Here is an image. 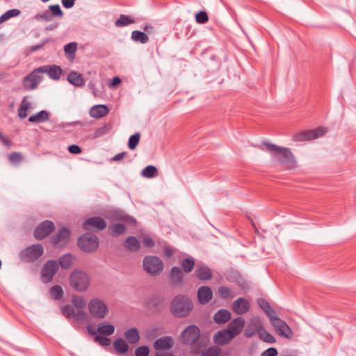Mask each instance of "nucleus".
I'll list each match as a JSON object with an SVG mask.
<instances>
[{
  "instance_id": "obj_1",
  "label": "nucleus",
  "mask_w": 356,
  "mask_h": 356,
  "mask_svg": "<svg viewBox=\"0 0 356 356\" xmlns=\"http://www.w3.org/2000/svg\"><path fill=\"white\" fill-rule=\"evenodd\" d=\"M263 151H267L280 163L287 169H293L296 167V161L294 155L287 147H279L268 142H263L258 146Z\"/></svg>"
},
{
  "instance_id": "obj_2",
  "label": "nucleus",
  "mask_w": 356,
  "mask_h": 356,
  "mask_svg": "<svg viewBox=\"0 0 356 356\" xmlns=\"http://www.w3.org/2000/svg\"><path fill=\"white\" fill-rule=\"evenodd\" d=\"M245 325V321L242 317L234 318L227 328L217 332L213 336L216 344L224 346L228 344L234 337L241 334Z\"/></svg>"
},
{
  "instance_id": "obj_3",
  "label": "nucleus",
  "mask_w": 356,
  "mask_h": 356,
  "mask_svg": "<svg viewBox=\"0 0 356 356\" xmlns=\"http://www.w3.org/2000/svg\"><path fill=\"white\" fill-rule=\"evenodd\" d=\"M193 309V301L186 295L175 296L170 304V312L177 318L188 316Z\"/></svg>"
},
{
  "instance_id": "obj_4",
  "label": "nucleus",
  "mask_w": 356,
  "mask_h": 356,
  "mask_svg": "<svg viewBox=\"0 0 356 356\" xmlns=\"http://www.w3.org/2000/svg\"><path fill=\"white\" fill-rule=\"evenodd\" d=\"M90 282L88 275L83 270L79 269L74 270L69 277L70 286L79 292L86 291L89 287Z\"/></svg>"
},
{
  "instance_id": "obj_5",
  "label": "nucleus",
  "mask_w": 356,
  "mask_h": 356,
  "mask_svg": "<svg viewBox=\"0 0 356 356\" xmlns=\"http://www.w3.org/2000/svg\"><path fill=\"white\" fill-rule=\"evenodd\" d=\"M98 237L92 233L87 232L80 236L77 240V245L80 250L86 253L95 252L99 247Z\"/></svg>"
},
{
  "instance_id": "obj_6",
  "label": "nucleus",
  "mask_w": 356,
  "mask_h": 356,
  "mask_svg": "<svg viewBox=\"0 0 356 356\" xmlns=\"http://www.w3.org/2000/svg\"><path fill=\"white\" fill-rule=\"evenodd\" d=\"M143 270L152 276L159 275L164 268V264L162 260L152 255H147L143 260Z\"/></svg>"
},
{
  "instance_id": "obj_7",
  "label": "nucleus",
  "mask_w": 356,
  "mask_h": 356,
  "mask_svg": "<svg viewBox=\"0 0 356 356\" xmlns=\"http://www.w3.org/2000/svg\"><path fill=\"white\" fill-rule=\"evenodd\" d=\"M44 253L43 246L40 244H33L22 250L19 257L26 262H33L39 259Z\"/></svg>"
},
{
  "instance_id": "obj_8",
  "label": "nucleus",
  "mask_w": 356,
  "mask_h": 356,
  "mask_svg": "<svg viewBox=\"0 0 356 356\" xmlns=\"http://www.w3.org/2000/svg\"><path fill=\"white\" fill-rule=\"evenodd\" d=\"M44 72H45L44 67H38L26 76L23 79L24 89L30 90L36 88L39 83L42 80V76L40 74H43Z\"/></svg>"
},
{
  "instance_id": "obj_9",
  "label": "nucleus",
  "mask_w": 356,
  "mask_h": 356,
  "mask_svg": "<svg viewBox=\"0 0 356 356\" xmlns=\"http://www.w3.org/2000/svg\"><path fill=\"white\" fill-rule=\"evenodd\" d=\"M88 309L90 314L96 318H103L108 312L106 305L99 298H93L90 301Z\"/></svg>"
},
{
  "instance_id": "obj_10",
  "label": "nucleus",
  "mask_w": 356,
  "mask_h": 356,
  "mask_svg": "<svg viewBox=\"0 0 356 356\" xmlns=\"http://www.w3.org/2000/svg\"><path fill=\"white\" fill-rule=\"evenodd\" d=\"M58 269V264L56 260H48L45 262L41 270L42 282L45 284L51 282Z\"/></svg>"
},
{
  "instance_id": "obj_11",
  "label": "nucleus",
  "mask_w": 356,
  "mask_h": 356,
  "mask_svg": "<svg viewBox=\"0 0 356 356\" xmlns=\"http://www.w3.org/2000/svg\"><path fill=\"white\" fill-rule=\"evenodd\" d=\"M200 336V330L197 325H191L188 326L180 335L183 343L192 345L195 343Z\"/></svg>"
},
{
  "instance_id": "obj_12",
  "label": "nucleus",
  "mask_w": 356,
  "mask_h": 356,
  "mask_svg": "<svg viewBox=\"0 0 356 356\" xmlns=\"http://www.w3.org/2000/svg\"><path fill=\"white\" fill-rule=\"evenodd\" d=\"M271 324L275 332L280 337L286 339H291L293 332L290 327L285 321L275 316L270 320Z\"/></svg>"
},
{
  "instance_id": "obj_13",
  "label": "nucleus",
  "mask_w": 356,
  "mask_h": 356,
  "mask_svg": "<svg viewBox=\"0 0 356 356\" xmlns=\"http://www.w3.org/2000/svg\"><path fill=\"white\" fill-rule=\"evenodd\" d=\"M70 230L65 227H62L51 238V243L54 248H63L67 245L70 238Z\"/></svg>"
},
{
  "instance_id": "obj_14",
  "label": "nucleus",
  "mask_w": 356,
  "mask_h": 356,
  "mask_svg": "<svg viewBox=\"0 0 356 356\" xmlns=\"http://www.w3.org/2000/svg\"><path fill=\"white\" fill-rule=\"evenodd\" d=\"M327 131L325 127H318L315 129L302 131L293 136V140L303 142L313 140L324 135Z\"/></svg>"
},
{
  "instance_id": "obj_15",
  "label": "nucleus",
  "mask_w": 356,
  "mask_h": 356,
  "mask_svg": "<svg viewBox=\"0 0 356 356\" xmlns=\"http://www.w3.org/2000/svg\"><path fill=\"white\" fill-rule=\"evenodd\" d=\"M55 229V225L51 220H46L40 222L34 230V237L37 240H42L50 235Z\"/></svg>"
},
{
  "instance_id": "obj_16",
  "label": "nucleus",
  "mask_w": 356,
  "mask_h": 356,
  "mask_svg": "<svg viewBox=\"0 0 356 356\" xmlns=\"http://www.w3.org/2000/svg\"><path fill=\"white\" fill-rule=\"evenodd\" d=\"M106 222L101 217H90L86 219L82 224V227L86 231H102L106 227Z\"/></svg>"
},
{
  "instance_id": "obj_17",
  "label": "nucleus",
  "mask_w": 356,
  "mask_h": 356,
  "mask_svg": "<svg viewBox=\"0 0 356 356\" xmlns=\"http://www.w3.org/2000/svg\"><path fill=\"white\" fill-rule=\"evenodd\" d=\"M169 282L172 286L176 287L183 284L184 274L177 266H173L168 275Z\"/></svg>"
},
{
  "instance_id": "obj_18",
  "label": "nucleus",
  "mask_w": 356,
  "mask_h": 356,
  "mask_svg": "<svg viewBox=\"0 0 356 356\" xmlns=\"http://www.w3.org/2000/svg\"><path fill=\"white\" fill-rule=\"evenodd\" d=\"M264 327L262 322L259 319H252L248 325L244 332V336L250 338L257 332L259 334Z\"/></svg>"
},
{
  "instance_id": "obj_19",
  "label": "nucleus",
  "mask_w": 356,
  "mask_h": 356,
  "mask_svg": "<svg viewBox=\"0 0 356 356\" xmlns=\"http://www.w3.org/2000/svg\"><path fill=\"white\" fill-rule=\"evenodd\" d=\"M62 313L66 318L73 317L77 321H85L86 314L83 310L75 309L71 305H65L62 309Z\"/></svg>"
},
{
  "instance_id": "obj_20",
  "label": "nucleus",
  "mask_w": 356,
  "mask_h": 356,
  "mask_svg": "<svg viewBox=\"0 0 356 356\" xmlns=\"http://www.w3.org/2000/svg\"><path fill=\"white\" fill-rule=\"evenodd\" d=\"M197 299L201 305L209 303L213 298V292L210 287L202 286L197 290Z\"/></svg>"
},
{
  "instance_id": "obj_21",
  "label": "nucleus",
  "mask_w": 356,
  "mask_h": 356,
  "mask_svg": "<svg viewBox=\"0 0 356 356\" xmlns=\"http://www.w3.org/2000/svg\"><path fill=\"white\" fill-rule=\"evenodd\" d=\"M250 302L243 298H239L232 303V309L237 314H244L250 310Z\"/></svg>"
},
{
  "instance_id": "obj_22",
  "label": "nucleus",
  "mask_w": 356,
  "mask_h": 356,
  "mask_svg": "<svg viewBox=\"0 0 356 356\" xmlns=\"http://www.w3.org/2000/svg\"><path fill=\"white\" fill-rule=\"evenodd\" d=\"M195 275L201 281H207L212 278V271L206 264L198 265L195 270Z\"/></svg>"
},
{
  "instance_id": "obj_23",
  "label": "nucleus",
  "mask_w": 356,
  "mask_h": 356,
  "mask_svg": "<svg viewBox=\"0 0 356 356\" xmlns=\"http://www.w3.org/2000/svg\"><path fill=\"white\" fill-rule=\"evenodd\" d=\"M173 344L172 338L167 336L156 339L154 343V347L158 350H165L170 349Z\"/></svg>"
},
{
  "instance_id": "obj_24",
  "label": "nucleus",
  "mask_w": 356,
  "mask_h": 356,
  "mask_svg": "<svg viewBox=\"0 0 356 356\" xmlns=\"http://www.w3.org/2000/svg\"><path fill=\"white\" fill-rule=\"evenodd\" d=\"M108 113V107L103 104L95 105L90 110V115L94 118H103L106 116Z\"/></svg>"
},
{
  "instance_id": "obj_25",
  "label": "nucleus",
  "mask_w": 356,
  "mask_h": 356,
  "mask_svg": "<svg viewBox=\"0 0 356 356\" xmlns=\"http://www.w3.org/2000/svg\"><path fill=\"white\" fill-rule=\"evenodd\" d=\"M232 314L227 309L218 310L213 316V320L217 324H224L231 319Z\"/></svg>"
},
{
  "instance_id": "obj_26",
  "label": "nucleus",
  "mask_w": 356,
  "mask_h": 356,
  "mask_svg": "<svg viewBox=\"0 0 356 356\" xmlns=\"http://www.w3.org/2000/svg\"><path fill=\"white\" fill-rule=\"evenodd\" d=\"M124 248L129 252H137L140 249V243L135 236H128L124 243Z\"/></svg>"
},
{
  "instance_id": "obj_27",
  "label": "nucleus",
  "mask_w": 356,
  "mask_h": 356,
  "mask_svg": "<svg viewBox=\"0 0 356 356\" xmlns=\"http://www.w3.org/2000/svg\"><path fill=\"white\" fill-rule=\"evenodd\" d=\"M41 67H44L45 70L44 73H47L49 76L54 80L59 79L63 72L61 67L57 65H44Z\"/></svg>"
},
{
  "instance_id": "obj_28",
  "label": "nucleus",
  "mask_w": 356,
  "mask_h": 356,
  "mask_svg": "<svg viewBox=\"0 0 356 356\" xmlns=\"http://www.w3.org/2000/svg\"><path fill=\"white\" fill-rule=\"evenodd\" d=\"M259 307L264 312L270 320L275 316V309L270 305L269 302L264 298H259L257 300Z\"/></svg>"
},
{
  "instance_id": "obj_29",
  "label": "nucleus",
  "mask_w": 356,
  "mask_h": 356,
  "mask_svg": "<svg viewBox=\"0 0 356 356\" xmlns=\"http://www.w3.org/2000/svg\"><path fill=\"white\" fill-rule=\"evenodd\" d=\"M67 81L72 85L81 87L84 86L85 81L83 75L74 71H72L67 76Z\"/></svg>"
},
{
  "instance_id": "obj_30",
  "label": "nucleus",
  "mask_w": 356,
  "mask_h": 356,
  "mask_svg": "<svg viewBox=\"0 0 356 356\" xmlns=\"http://www.w3.org/2000/svg\"><path fill=\"white\" fill-rule=\"evenodd\" d=\"M49 116L50 113L48 111L42 110L31 115L28 120L32 123H40L49 120Z\"/></svg>"
},
{
  "instance_id": "obj_31",
  "label": "nucleus",
  "mask_w": 356,
  "mask_h": 356,
  "mask_svg": "<svg viewBox=\"0 0 356 356\" xmlns=\"http://www.w3.org/2000/svg\"><path fill=\"white\" fill-rule=\"evenodd\" d=\"M124 337L131 344H136L140 340V334L138 330L135 328H130L124 332Z\"/></svg>"
},
{
  "instance_id": "obj_32",
  "label": "nucleus",
  "mask_w": 356,
  "mask_h": 356,
  "mask_svg": "<svg viewBox=\"0 0 356 356\" xmlns=\"http://www.w3.org/2000/svg\"><path fill=\"white\" fill-rule=\"evenodd\" d=\"M74 260V257L70 253H67L59 257L58 264L63 269H68L72 266Z\"/></svg>"
},
{
  "instance_id": "obj_33",
  "label": "nucleus",
  "mask_w": 356,
  "mask_h": 356,
  "mask_svg": "<svg viewBox=\"0 0 356 356\" xmlns=\"http://www.w3.org/2000/svg\"><path fill=\"white\" fill-rule=\"evenodd\" d=\"M113 346L119 355H123L128 352L129 346L122 338H118L113 341Z\"/></svg>"
},
{
  "instance_id": "obj_34",
  "label": "nucleus",
  "mask_w": 356,
  "mask_h": 356,
  "mask_svg": "<svg viewBox=\"0 0 356 356\" xmlns=\"http://www.w3.org/2000/svg\"><path fill=\"white\" fill-rule=\"evenodd\" d=\"M110 234L113 236L122 235L126 232V227L122 223H114L108 226Z\"/></svg>"
},
{
  "instance_id": "obj_35",
  "label": "nucleus",
  "mask_w": 356,
  "mask_h": 356,
  "mask_svg": "<svg viewBox=\"0 0 356 356\" xmlns=\"http://www.w3.org/2000/svg\"><path fill=\"white\" fill-rule=\"evenodd\" d=\"M77 50V43L75 42H70L65 45L64 51L65 56L70 60H73L75 58V53Z\"/></svg>"
},
{
  "instance_id": "obj_36",
  "label": "nucleus",
  "mask_w": 356,
  "mask_h": 356,
  "mask_svg": "<svg viewBox=\"0 0 356 356\" xmlns=\"http://www.w3.org/2000/svg\"><path fill=\"white\" fill-rule=\"evenodd\" d=\"M97 332L102 335L111 336L115 332V326L111 323H100L98 325Z\"/></svg>"
},
{
  "instance_id": "obj_37",
  "label": "nucleus",
  "mask_w": 356,
  "mask_h": 356,
  "mask_svg": "<svg viewBox=\"0 0 356 356\" xmlns=\"http://www.w3.org/2000/svg\"><path fill=\"white\" fill-rule=\"evenodd\" d=\"M28 97H24L18 108V116L23 119L27 116L29 110L31 108V104L27 101Z\"/></svg>"
},
{
  "instance_id": "obj_38",
  "label": "nucleus",
  "mask_w": 356,
  "mask_h": 356,
  "mask_svg": "<svg viewBox=\"0 0 356 356\" xmlns=\"http://www.w3.org/2000/svg\"><path fill=\"white\" fill-rule=\"evenodd\" d=\"M219 296L225 300L232 299L235 297L234 292L227 286H220L218 289Z\"/></svg>"
},
{
  "instance_id": "obj_39",
  "label": "nucleus",
  "mask_w": 356,
  "mask_h": 356,
  "mask_svg": "<svg viewBox=\"0 0 356 356\" xmlns=\"http://www.w3.org/2000/svg\"><path fill=\"white\" fill-rule=\"evenodd\" d=\"M113 128V124L111 122L106 123L102 127L95 129L94 132V138L102 137L104 135L108 134Z\"/></svg>"
},
{
  "instance_id": "obj_40",
  "label": "nucleus",
  "mask_w": 356,
  "mask_h": 356,
  "mask_svg": "<svg viewBox=\"0 0 356 356\" xmlns=\"http://www.w3.org/2000/svg\"><path fill=\"white\" fill-rule=\"evenodd\" d=\"M195 259L193 257L184 258L181 261V266L183 270L186 273H191L195 267Z\"/></svg>"
},
{
  "instance_id": "obj_41",
  "label": "nucleus",
  "mask_w": 356,
  "mask_h": 356,
  "mask_svg": "<svg viewBox=\"0 0 356 356\" xmlns=\"http://www.w3.org/2000/svg\"><path fill=\"white\" fill-rule=\"evenodd\" d=\"M131 38L134 42H140L142 44H145L149 40L148 35L140 31H133Z\"/></svg>"
},
{
  "instance_id": "obj_42",
  "label": "nucleus",
  "mask_w": 356,
  "mask_h": 356,
  "mask_svg": "<svg viewBox=\"0 0 356 356\" xmlns=\"http://www.w3.org/2000/svg\"><path fill=\"white\" fill-rule=\"evenodd\" d=\"M135 23V20L129 15L121 14L120 17L115 22L116 27H123Z\"/></svg>"
},
{
  "instance_id": "obj_43",
  "label": "nucleus",
  "mask_w": 356,
  "mask_h": 356,
  "mask_svg": "<svg viewBox=\"0 0 356 356\" xmlns=\"http://www.w3.org/2000/svg\"><path fill=\"white\" fill-rule=\"evenodd\" d=\"M49 293L51 298L55 300H60L63 298L64 292L62 287L59 285H54L49 289Z\"/></svg>"
},
{
  "instance_id": "obj_44",
  "label": "nucleus",
  "mask_w": 356,
  "mask_h": 356,
  "mask_svg": "<svg viewBox=\"0 0 356 356\" xmlns=\"http://www.w3.org/2000/svg\"><path fill=\"white\" fill-rule=\"evenodd\" d=\"M141 175L145 178H154L158 175V170L154 165H147L142 170Z\"/></svg>"
},
{
  "instance_id": "obj_45",
  "label": "nucleus",
  "mask_w": 356,
  "mask_h": 356,
  "mask_svg": "<svg viewBox=\"0 0 356 356\" xmlns=\"http://www.w3.org/2000/svg\"><path fill=\"white\" fill-rule=\"evenodd\" d=\"M259 337L261 340L268 343H274L276 342L275 337L268 332L264 327L262 328Z\"/></svg>"
},
{
  "instance_id": "obj_46",
  "label": "nucleus",
  "mask_w": 356,
  "mask_h": 356,
  "mask_svg": "<svg viewBox=\"0 0 356 356\" xmlns=\"http://www.w3.org/2000/svg\"><path fill=\"white\" fill-rule=\"evenodd\" d=\"M20 14V10L18 9H10L3 13L0 17V24L3 23L13 17H17Z\"/></svg>"
},
{
  "instance_id": "obj_47",
  "label": "nucleus",
  "mask_w": 356,
  "mask_h": 356,
  "mask_svg": "<svg viewBox=\"0 0 356 356\" xmlns=\"http://www.w3.org/2000/svg\"><path fill=\"white\" fill-rule=\"evenodd\" d=\"M140 138V134L139 132H136L134 134L131 135L128 141V147L130 149L134 150L138 146Z\"/></svg>"
},
{
  "instance_id": "obj_48",
  "label": "nucleus",
  "mask_w": 356,
  "mask_h": 356,
  "mask_svg": "<svg viewBox=\"0 0 356 356\" xmlns=\"http://www.w3.org/2000/svg\"><path fill=\"white\" fill-rule=\"evenodd\" d=\"M24 160V156L21 152H13L8 155V161L13 165H18Z\"/></svg>"
},
{
  "instance_id": "obj_49",
  "label": "nucleus",
  "mask_w": 356,
  "mask_h": 356,
  "mask_svg": "<svg viewBox=\"0 0 356 356\" xmlns=\"http://www.w3.org/2000/svg\"><path fill=\"white\" fill-rule=\"evenodd\" d=\"M72 302L78 310H83V309L86 306L85 300L79 296H73L72 298Z\"/></svg>"
},
{
  "instance_id": "obj_50",
  "label": "nucleus",
  "mask_w": 356,
  "mask_h": 356,
  "mask_svg": "<svg viewBox=\"0 0 356 356\" xmlns=\"http://www.w3.org/2000/svg\"><path fill=\"white\" fill-rule=\"evenodd\" d=\"M34 18L38 21L50 22L52 20V15L48 10L36 14Z\"/></svg>"
},
{
  "instance_id": "obj_51",
  "label": "nucleus",
  "mask_w": 356,
  "mask_h": 356,
  "mask_svg": "<svg viewBox=\"0 0 356 356\" xmlns=\"http://www.w3.org/2000/svg\"><path fill=\"white\" fill-rule=\"evenodd\" d=\"M49 10L50 13L52 15V17H61L63 15V12L62 11V10L58 4L50 5L49 6Z\"/></svg>"
},
{
  "instance_id": "obj_52",
  "label": "nucleus",
  "mask_w": 356,
  "mask_h": 356,
  "mask_svg": "<svg viewBox=\"0 0 356 356\" xmlns=\"http://www.w3.org/2000/svg\"><path fill=\"white\" fill-rule=\"evenodd\" d=\"M195 20L198 24H205L209 21V17L206 11L201 10L195 15Z\"/></svg>"
},
{
  "instance_id": "obj_53",
  "label": "nucleus",
  "mask_w": 356,
  "mask_h": 356,
  "mask_svg": "<svg viewBox=\"0 0 356 356\" xmlns=\"http://www.w3.org/2000/svg\"><path fill=\"white\" fill-rule=\"evenodd\" d=\"M220 352V348L216 346H212L209 348L208 350L204 351L202 353L201 356H218Z\"/></svg>"
},
{
  "instance_id": "obj_54",
  "label": "nucleus",
  "mask_w": 356,
  "mask_h": 356,
  "mask_svg": "<svg viewBox=\"0 0 356 356\" xmlns=\"http://www.w3.org/2000/svg\"><path fill=\"white\" fill-rule=\"evenodd\" d=\"M95 341L103 346H108L111 343L109 338L102 335H96L95 337Z\"/></svg>"
},
{
  "instance_id": "obj_55",
  "label": "nucleus",
  "mask_w": 356,
  "mask_h": 356,
  "mask_svg": "<svg viewBox=\"0 0 356 356\" xmlns=\"http://www.w3.org/2000/svg\"><path fill=\"white\" fill-rule=\"evenodd\" d=\"M149 353V349L147 346H142L137 348L135 350L136 356H148Z\"/></svg>"
},
{
  "instance_id": "obj_56",
  "label": "nucleus",
  "mask_w": 356,
  "mask_h": 356,
  "mask_svg": "<svg viewBox=\"0 0 356 356\" xmlns=\"http://www.w3.org/2000/svg\"><path fill=\"white\" fill-rule=\"evenodd\" d=\"M277 350L275 348L271 347L264 350L261 356H277Z\"/></svg>"
},
{
  "instance_id": "obj_57",
  "label": "nucleus",
  "mask_w": 356,
  "mask_h": 356,
  "mask_svg": "<svg viewBox=\"0 0 356 356\" xmlns=\"http://www.w3.org/2000/svg\"><path fill=\"white\" fill-rule=\"evenodd\" d=\"M49 41V38H47L45 40H44L40 44H36V45H33V46H31L29 47V51L30 52H34V51H36L38 50H40L41 49L44 45L45 44H47L48 42Z\"/></svg>"
},
{
  "instance_id": "obj_58",
  "label": "nucleus",
  "mask_w": 356,
  "mask_h": 356,
  "mask_svg": "<svg viewBox=\"0 0 356 356\" xmlns=\"http://www.w3.org/2000/svg\"><path fill=\"white\" fill-rule=\"evenodd\" d=\"M67 150L73 154H79L82 152V149L77 145H71L68 146Z\"/></svg>"
},
{
  "instance_id": "obj_59",
  "label": "nucleus",
  "mask_w": 356,
  "mask_h": 356,
  "mask_svg": "<svg viewBox=\"0 0 356 356\" xmlns=\"http://www.w3.org/2000/svg\"><path fill=\"white\" fill-rule=\"evenodd\" d=\"M118 219L126 221V222H127L131 225H135L137 222L136 220L134 218H133L132 216H128V215H126V216L120 215V216L118 217Z\"/></svg>"
},
{
  "instance_id": "obj_60",
  "label": "nucleus",
  "mask_w": 356,
  "mask_h": 356,
  "mask_svg": "<svg viewBox=\"0 0 356 356\" xmlns=\"http://www.w3.org/2000/svg\"><path fill=\"white\" fill-rule=\"evenodd\" d=\"M143 243L145 247L147 248H152L155 245L154 241L149 236L144 237Z\"/></svg>"
},
{
  "instance_id": "obj_61",
  "label": "nucleus",
  "mask_w": 356,
  "mask_h": 356,
  "mask_svg": "<svg viewBox=\"0 0 356 356\" xmlns=\"http://www.w3.org/2000/svg\"><path fill=\"white\" fill-rule=\"evenodd\" d=\"M76 0H62V4L65 8H71L75 4Z\"/></svg>"
},
{
  "instance_id": "obj_62",
  "label": "nucleus",
  "mask_w": 356,
  "mask_h": 356,
  "mask_svg": "<svg viewBox=\"0 0 356 356\" xmlns=\"http://www.w3.org/2000/svg\"><path fill=\"white\" fill-rule=\"evenodd\" d=\"M121 83V79L118 76H115L112 79L111 82L109 83V87L113 88L118 85H119Z\"/></svg>"
},
{
  "instance_id": "obj_63",
  "label": "nucleus",
  "mask_w": 356,
  "mask_h": 356,
  "mask_svg": "<svg viewBox=\"0 0 356 356\" xmlns=\"http://www.w3.org/2000/svg\"><path fill=\"white\" fill-rule=\"evenodd\" d=\"M127 154V153L125 152L118 153L113 157L112 161H119L122 160Z\"/></svg>"
},
{
  "instance_id": "obj_64",
  "label": "nucleus",
  "mask_w": 356,
  "mask_h": 356,
  "mask_svg": "<svg viewBox=\"0 0 356 356\" xmlns=\"http://www.w3.org/2000/svg\"><path fill=\"white\" fill-rule=\"evenodd\" d=\"M155 356H173V355L170 352L160 350L156 353Z\"/></svg>"
}]
</instances>
